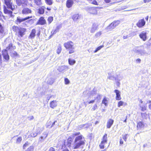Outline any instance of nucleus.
I'll return each instance as SVG.
<instances>
[{"instance_id": "0e129e2a", "label": "nucleus", "mask_w": 151, "mask_h": 151, "mask_svg": "<svg viewBox=\"0 0 151 151\" xmlns=\"http://www.w3.org/2000/svg\"><path fill=\"white\" fill-rule=\"evenodd\" d=\"M123 141L122 140V139H120V145H122L123 144Z\"/></svg>"}, {"instance_id": "c03bdc74", "label": "nucleus", "mask_w": 151, "mask_h": 151, "mask_svg": "<svg viewBox=\"0 0 151 151\" xmlns=\"http://www.w3.org/2000/svg\"><path fill=\"white\" fill-rule=\"evenodd\" d=\"M129 135L127 134H126L125 135H122V138L126 142L127 140V136H128Z\"/></svg>"}, {"instance_id": "7c9ffc66", "label": "nucleus", "mask_w": 151, "mask_h": 151, "mask_svg": "<svg viewBox=\"0 0 151 151\" xmlns=\"http://www.w3.org/2000/svg\"><path fill=\"white\" fill-rule=\"evenodd\" d=\"M47 134H45V136H41L39 139V141L42 142H43L47 137Z\"/></svg>"}, {"instance_id": "09e8293b", "label": "nucleus", "mask_w": 151, "mask_h": 151, "mask_svg": "<svg viewBox=\"0 0 151 151\" xmlns=\"http://www.w3.org/2000/svg\"><path fill=\"white\" fill-rule=\"evenodd\" d=\"M37 135V133H36V132H32L31 133L30 136L32 137H35Z\"/></svg>"}, {"instance_id": "20e7f679", "label": "nucleus", "mask_w": 151, "mask_h": 151, "mask_svg": "<svg viewBox=\"0 0 151 151\" xmlns=\"http://www.w3.org/2000/svg\"><path fill=\"white\" fill-rule=\"evenodd\" d=\"M133 50L135 53L140 54L141 55L147 54V53L144 49V47L142 46L136 47Z\"/></svg>"}, {"instance_id": "680f3d73", "label": "nucleus", "mask_w": 151, "mask_h": 151, "mask_svg": "<svg viewBox=\"0 0 151 151\" xmlns=\"http://www.w3.org/2000/svg\"><path fill=\"white\" fill-rule=\"evenodd\" d=\"M57 31L56 30H55L54 31H52V35H54L57 32Z\"/></svg>"}, {"instance_id": "e433bc0d", "label": "nucleus", "mask_w": 151, "mask_h": 151, "mask_svg": "<svg viewBox=\"0 0 151 151\" xmlns=\"http://www.w3.org/2000/svg\"><path fill=\"white\" fill-rule=\"evenodd\" d=\"M22 137H19L17 138L16 143L17 144H20L22 141Z\"/></svg>"}, {"instance_id": "dca6fc26", "label": "nucleus", "mask_w": 151, "mask_h": 151, "mask_svg": "<svg viewBox=\"0 0 151 151\" xmlns=\"http://www.w3.org/2000/svg\"><path fill=\"white\" fill-rule=\"evenodd\" d=\"M114 122V121L113 119H109L107 123V128H110L111 126L113 124Z\"/></svg>"}, {"instance_id": "393cba45", "label": "nucleus", "mask_w": 151, "mask_h": 151, "mask_svg": "<svg viewBox=\"0 0 151 151\" xmlns=\"http://www.w3.org/2000/svg\"><path fill=\"white\" fill-rule=\"evenodd\" d=\"M79 18V16L78 14H75L74 15L72 19L73 20L76 22L78 21V20Z\"/></svg>"}, {"instance_id": "cd10ccee", "label": "nucleus", "mask_w": 151, "mask_h": 151, "mask_svg": "<svg viewBox=\"0 0 151 151\" xmlns=\"http://www.w3.org/2000/svg\"><path fill=\"white\" fill-rule=\"evenodd\" d=\"M69 64L71 65H74L76 61L75 60L73 59H69L68 60Z\"/></svg>"}, {"instance_id": "c756f323", "label": "nucleus", "mask_w": 151, "mask_h": 151, "mask_svg": "<svg viewBox=\"0 0 151 151\" xmlns=\"http://www.w3.org/2000/svg\"><path fill=\"white\" fill-rule=\"evenodd\" d=\"M144 126V124L142 122H140L137 124V127L139 128H141Z\"/></svg>"}, {"instance_id": "6e6552de", "label": "nucleus", "mask_w": 151, "mask_h": 151, "mask_svg": "<svg viewBox=\"0 0 151 151\" xmlns=\"http://www.w3.org/2000/svg\"><path fill=\"white\" fill-rule=\"evenodd\" d=\"M32 18V17H27L25 18H21L20 17H17V19L16 20L15 22L17 24H20V23H21L22 22L24 21H25L28 19L30 18Z\"/></svg>"}, {"instance_id": "338daca9", "label": "nucleus", "mask_w": 151, "mask_h": 151, "mask_svg": "<svg viewBox=\"0 0 151 151\" xmlns=\"http://www.w3.org/2000/svg\"><path fill=\"white\" fill-rule=\"evenodd\" d=\"M128 37V35L124 36H123V39H126Z\"/></svg>"}, {"instance_id": "c85d7f7f", "label": "nucleus", "mask_w": 151, "mask_h": 151, "mask_svg": "<svg viewBox=\"0 0 151 151\" xmlns=\"http://www.w3.org/2000/svg\"><path fill=\"white\" fill-rule=\"evenodd\" d=\"M43 130V128H40L39 127H38L36 129V133L38 134H40Z\"/></svg>"}, {"instance_id": "603ef678", "label": "nucleus", "mask_w": 151, "mask_h": 151, "mask_svg": "<svg viewBox=\"0 0 151 151\" xmlns=\"http://www.w3.org/2000/svg\"><path fill=\"white\" fill-rule=\"evenodd\" d=\"M53 21V17H49L48 19V21L49 24H50Z\"/></svg>"}, {"instance_id": "5fc2aeb1", "label": "nucleus", "mask_w": 151, "mask_h": 151, "mask_svg": "<svg viewBox=\"0 0 151 151\" xmlns=\"http://www.w3.org/2000/svg\"><path fill=\"white\" fill-rule=\"evenodd\" d=\"M97 105L96 104H95L94 106H93V107L92 108V109H91V110H93V111H94L96 109H97Z\"/></svg>"}, {"instance_id": "49530a36", "label": "nucleus", "mask_w": 151, "mask_h": 151, "mask_svg": "<svg viewBox=\"0 0 151 151\" xmlns=\"http://www.w3.org/2000/svg\"><path fill=\"white\" fill-rule=\"evenodd\" d=\"M22 0H16V3L18 5L20 6L22 4Z\"/></svg>"}, {"instance_id": "4be33fe9", "label": "nucleus", "mask_w": 151, "mask_h": 151, "mask_svg": "<svg viewBox=\"0 0 151 151\" xmlns=\"http://www.w3.org/2000/svg\"><path fill=\"white\" fill-rule=\"evenodd\" d=\"M123 78V77L120 74H119L115 76V80L119 81L122 80Z\"/></svg>"}, {"instance_id": "58836bf2", "label": "nucleus", "mask_w": 151, "mask_h": 151, "mask_svg": "<svg viewBox=\"0 0 151 151\" xmlns=\"http://www.w3.org/2000/svg\"><path fill=\"white\" fill-rule=\"evenodd\" d=\"M89 2L93 4L98 5L97 2L95 0H87Z\"/></svg>"}, {"instance_id": "13d9d810", "label": "nucleus", "mask_w": 151, "mask_h": 151, "mask_svg": "<svg viewBox=\"0 0 151 151\" xmlns=\"http://www.w3.org/2000/svg\"><path fill=\"white\" fill-rule=\"evenodd\" d=\"M1 33H3L4 32V28L1 25Z\"/></svg>"}, {"instance_id": "9d476101", "label": "nucleus", "mask_w": 151, "mask_h": 151, "mask_svg": "<svg viewBox=\"0 0 151 151\" xmlns=\"http://www.w3.org/2000/svg\"><path fill=\"white\" fill-rule=\"evenodd\" d=\"M26 29L24 28H20L18 33V36L19 37H22L23 35H25V32L26 31Z\"/></svg>"}, {"instance_id": "2f4dec72", "label": "nucleus", "mask_w": 151, "mask_h": 151, "mask_svg": "<svg viewBox=\"0 0 151 151\" xmlns=\"http://www.w3.org/2000/svg\"><path fill=\"white\" fill-rule=\"evenodd\" d=\"M62 50L61 46L60 45H59L58 47V48L56 50L57 53L58 54H59Z\"/></svg>"}, {"instance_id": "0eeeda50", "label": "nucleus", "mask_w": 151, "mask_h": 151, "mask_svg": "<svg viewBox=\"0 0 151 151\" xmlns=\"http://www.w3.org/2000/svg\"><path fill=\"white\" fill-rule=\"evenodd\" d=\"M120 22L119 20L115 21L111 23L109 26V29H113L119 24Z\"/></svg>"}, {"instance_id": "f03ea898", "label": "nucleus", "mask_w": 151, "mask_h": 151, "mask_svg": "<svg viewBox=\"0 0 151 151\" xmlns=\"http://www.w3.org/2000/svg\"><path fill=\"white\" fill-rule=\"evenodd\" d=\"M63 45L67 50L69 51V54H72L75 52V47L74 43L71 41H70L64 43Z\"/></svg>"}, {"instance_id": "3c124183", "label": "nucleus", "mask_w": 151, "mask_h": 151, "mask_svg": "<svg viewBox=\"0 0 151 151\" xmlns=\"http://www.w3.org/2000/svg\"><path fill=\"white\" fill-rule=\"evenodd\" d=\"M103 47V46H101L98 47L94 51V52L95 53L97 52L98 51L100 50Z\"/></svg>"}, {"instance_id": "473e14b6", "label": "nucleus", "mask_w": 151, "mask_h": 151, "mask_svg": "<svg viewBox=\"0 0 151 151\" xmlns=\"http://www.w3.org/2000/svg\"><path fill=\"white\" fill-rule=\"evenodd\" d=\"M34 3L38 6L42 4L41 0H34Z\"/></svg>"}, {"instance_id": "8fccbe9b", "label": "nucleus", "mask_w": 151, "mask_h": 151, "mask_svg": "<svg viewBox=\"0 0 151 151\" xmlns=\"http://www.w3.org/2000/svg\"><path fill=\"white\" fill-rule=\"evenodd\" d=\"M101 34L102 33L101 31L95 34V36L96 37H99L101 36Z\"/></svg>"}, {"instance_id": "39448f33", "label": "nucleus", "mask_w": 151, "mask_h": 151, "mask_svg": "<svg viewBox=\"0 0 151 151\" xmlns=\"http://www.w3.org/2000/svg\"><path fill=\"white\" fill-rule=\"evenodd\" d=\"M107 134H105L103 137L102 140L99 145L101 149H103L104 148V145L107 143Z\"/></svg>"}, {"instance_id": "de8ad7c7", "label": "nucleus", "mask_w": 151, "mask_h": 151, "mask_svg": "<svg viewBox=\"0 0 151 151\" xmlns=\"http://www.w3.org/2000/svg\"><path fill=\"white\" fill-rule=\"evenodd\" d=\"M54 82V80L53 78H50V80L48 81L47 82L48 84L51 85Z\"/></svg>"}, {"instance_id": "c9c22d12", "label": "nucleus", "mask_w": 151, "mask_h": 151, "mask_svg": "<svg viewBox=\"0 0 151 151\" xmlns=\"http://www.w3.org/2000/svg\"><path fill=\"white\" fill-rule=\"evenodd\" d=\"M39 13L40 14H42L44 12V9L42 7H40L39 9Z\"/></svg>"}, {"instance_id": "e2e57ef3", "label": "nucleus", "mask_w": 151, "mask_h": 151, "mask_svg": "<svg viewBox=\"0 0 151 151\" xmlns=\"http://www.w3.org/2000/svg\"><path fill=\"white\" fill-rule=\"evenodd\" d=\"M28 145V142H26L23 145V147L24 148L27 147V146Z\"/></svg>"}, {"instance_id": "4d7b16f0", "label": "nucleus", "mask_w": 151, "mask_h": 151, "mask_svg": "<svg viewBox=\"0 0 151 151\" xmlns=\"http://www.w3.org/2000/svg\"><path fill=\"white\" fill-rule=\"evenodd\" d=\"M48 151H55V149L52 147H51L49 149Z\"/></svg>"}, {"instance_id": "b1692460", "label": "nucleus", "mask_w": 151, "mask_h": 151, "mask_svg": "<svg viewBox=\"0 0 151 151\" xmlns=\"http://www.w3.org/2000/svg\"><path fill=\"white\" fill-rule=\"evenodd\" d=\"M4 11L5 14H12V11L6 9L5 6H4Z\"/></svg>"}, {"instance_id": "2eb2a0df", "label": "nucleus", "mask_w": 151, "mask_h": 151, "mask_svg": "<svg viewBox=\"0 0 151 151\" xmlns=\"http://www.w3.org/2000/svg\"><path fill=\"white\" fill-rule=\"evenodd\" d=\"M88 12L89 13L93 14H96L97 12L96 9L94 8H89L88 9Z\"/></svg>"}, {"instance_id": "052dcab7", "label": "nucleus", "mask_w": 151, "mask_h": 151, "mask_svg": "<svg viewBox=\"0 0 151 151\" xmlns=\"http://www.w3.org/2000/svg\"><path fill=\"white\" fill-rule=\"evenodd\" d=\"M151 1V0H144V2L145 3H148Z\"/></svg>"}, {"instance_id": "69168bd1", "label": "nucleus", "mask_w": 151, "mask_h": 151, "mask_svg": "<svg viewBox=\"0 0 151 151\" xmlns=\"http://www.w3.org/2000/svg\"><path fill=\"white\" fill-rule=\"evenodd\" d=\"M106 3H109L110 2L111 0H104Z\"/></svg>"}, {"instance_id": "bf43d9fd", "label": "nucleus", "mask_w": 151, "mask_h": 151, "mask_svg": "<svg viewBox=\"0 0 151 151\" xmlns=\"http://www.w3.org/2000/svg\"><path fill=\"white\" fill-rule=\"evenodd\" d=\"M96 100V99H94L93 100H91L88 102V104H90L91 103H93Z\"/></svg>"}, {"instance_id": "bb28decb", "label": "nucleus", "mask_w": 151, "mask_h": 151, "mask_svg": "<svg viewBox=\"0 0 151 151\" xmlns=\"http://www.w3.org/2000/svg\"><path fill=\"white\" fill-rule=\"evenodd\" d=\"M126 106L127 105V104L126 103H125L123 101H119L118 103V106L119 107H120L121 106H122L123 105Z\"/></svg>"}, {"instance_id": "864d4df0", "label": "nucleus", "mask_w": 151, "mask_h": 151, "mask_svg": "<svg viewBox=\"0 0 151 151\" xmlns=\"http://www.w3.org/2000/svg\"><path fill=\"white\" fill-rule=\"evenodd\" d=\"M33 146H30L26 150V151H33Z\"/></svg>"}, {"instance_id": "ddd939ff", "label": "nucleus", "mask_w": 151, "mask_h": 151, "mask_svg": "<svg viewBox=\"0 0 151 151\" xmlns=\"http://www.w3.org/2000/svg\"><path fill=\"white\" fill-rule=\"evenodd\" d=\"M146 32L145 31H143L139 35L140 37L143 41H145L147 40Z\"/></svg>"}, {"instance_id": "a211bd4d", "label": "nucleus", "mask_w": 151, "mask_h": 151, "mask_svg": "<svg viewBox=\"0 0 151 151\" xmlns=\"http://www.w3.org/2000/svg\"><path fill=\"white\" fill-rule=\"evenodd\" d=\"M57 102L56 101L53 100L52 101L50 104V107L52 109H54L57 106Z\"/></svg>"}, {"instance_id": "f704fd0d", "label": "nucleus", "mask_w": 151, "mask_h": 151, "mask_svg": "<svg viewBox=\"0 0 151 151\" xmlns=\"http://www.w3.org/2000/svg\"><path fill=\"white\" fill-rule=\"evenodd\" d=\"M52 0H45L46 4L49 5H52L53 4Z\"/></svg>"}, {"instance_id": "f257e3e1", "label": "nucleus", "mask_w": 151, "mask_h": 151, "mask_svg": "<svg viewBox=\"0 0 151 151\" xmlns=\"http://www.w3.org/2000/svg\"><path fill=\"white\" fill-rule=\"evenodd\" d=\"M82 136H78L75 139L73 146L72 147L73 149H76L78 148L81 146L85 144L84 141L82 140Z\"/></svg>"}, {"instance_id": "72a5a7b5", "label": "nucleus", "mask_w": 151, "mask_h": 151, "mask_svg": "<svg viewBox=\"0 0 151 151\" xmlns=\"http://www.w3.org/2000/svg\"><path fill=\"white\" fill-rule=\"evenodd\" d=\"M19 28L15 26H13L12 27V29L13 31L16 32H18Z\"/></svg>"}, {"instance_id": "aec40b11", "label": "nucleus", "mask_w": 151, "mask_h": 151, "mask_svg": "<svg viewBox=\"0 0 151 151\" xmlns=\"http://www.w3.org/2000/svg\"><path fill=\"white\" fill-rule=\"evenodd\" d=\"M98 27L96 24H93L91 27L90 30L91 32L92 33H94L95 31L97 29Z\"/></svg>"}, {"instance_id": "4468645a", "label": "nucleus", "mask_w": 151, "mask_h": 151, "mask_svg": "<svg viewBox=\"0 0 151 151\" xmlns=\"http://www.w3.org/2000/svg\"><path fill=\"white\" fill-rule=\"evenodd\" d=\"M114 92L116 93V100H119L121 99V97L120 96V92L118 90H115Z\"/></svg>"}, {"instance_id": "ea45409f", "label": "nucleus", "mask_w": 151, "mask_h": 151, "mask_svg": "<svg viewBox=\"0 0 151 151\" xmlns=\"http://www.w3.org/2000/svg\"><path fill=\"white\" fill-rule=\"evenodd\" d=\"M68 142H67V146H68V147H71V142H72V141L71 140V139L70 138L68 139Z\"/></svg>"}, {"instance_id": "a19ab883", "label": "nucleus", "mask_w": 151, "mask_h": 151, "mask_svg": "<svg viewBox=\"0 0 151 151\" xmlns=\"http://www.w3.org/2000/svg\"><path fill=\"white\" fill-rule=\"evenodd\" d=\"M139 106L142 111H144L146 110V107L145 106H142L141 104H139Z\"/></svg>"}, {"instance_id": "79ce46f5", "label": "nucleus", "mask_w": 151, "mask_h": 151, "mask_svg": "<svg viewBox=\"0 0 151 151\" xmlns=\"http://www.w3.org/2000/svg\"><path fill=\"white\" fill-rule=\"evenodd\" d=\"M65 84V85H68L70 83V81L67 78H65L64 79Z\"/></svg>"}, {"instance_id": "a18cd8bd", "label": "nucleus", "mask_w": 151, "mask_h": 151, "mask_svg": "<svg viewBox=\"0 0 151 151\" xmlns=\"http://www.w3.org/2000/svg\"><path fill=\"white\" fill-rule=\"evenodd\" d=\"M22 4L26 6H27L28 0H22Z\"/></svg>"}, {"instance_id": "5701e85b", "label": "nucleus", "mask_w": 151, "mask_h": 151, "mask_svg": "<svg viewBox=\"0 0 151 151\" xmlns=\"http://www.w3.org/2000/svg\"><path fill=\"white\" fill-rule=\"evenodd\" d=\"M73 4V1L72 0H67L66 2V6L68 8L70 7Z\"/></svg>"}, {"instance_id": "774afa93", "label": "nucleus", "mask_w": 151, "mask_h": 151, "mask_svg": "<svg viewBox=\"0 0 151 151\" xmlns=\"http://www.w3.org/2000/svg\"><path fill=\"white\" fill-rule=\"evenodd\" d=\"M136 61L137 62L140 63V61H141V60L140 59H139V58L137 59L136 60Z\"/></svg>"}, {"instance_id": "37998d69", "label": "nucleus", "mask_w": 151, "mask_h": 151, "mask_svg": "<svg viewBox=\"0 0 151 151\" xmlns=\"http://www.w3.org/2000/svg\"><path fill=\"white\" fill-rule=\"evenodd\" d=\"M94 99H96V100L97 99L98 101L99 100L101 99V96L99 94H97L96 95H95Z\"/></svg>"}, {"instance_id": "a878e982", "label": "nucleus", "mask_w": 151, "mask_h": 151, "mask_svg": "<svg viewBox=\"0 0 151 151\" xmlns=\"http://www.w3.org/2000/svg\"><path fill=\"white\" fill-rule=\"evenodd\" d=\"M108 76L107 78L111 80H115V77L114 75H112L111 73H108Z\"/></svg>"}, {"instance_id": "f3484780", "label": "nucleus", "mask_w": 151, "mask_h": 151, "mask_svg": "<svg viewBox=\"0 0 151 151\" xmlns=\"http://www.w3.org/2000/svg\"><path fill=\"white\" fill-rule=\"evenodd\" d=\"M36 32V31L35 29H32V30L30 34L29 37V38L31 39H32L34 38L35 36Z\"/></svg>"}, {"instance_id": "7ed1b4c3", "label": "nucleus", "mask_w": 151, "mask_h": 151, "mask_svg": "<svg viewBox=\"0 0 151 151\" xmlns=\"http://www.w3.org/2000/svg\"><path fill=\"white\" fill-rule=\"evenodd\" d=\"M16 48L15 46H13L12 43L9 44V46L6 48V50H4L2 51L3 56L4 58L6 60H8L9 59V56L8 54L7 50L12 51Z\"/></svg>"}, {"instance_id": "f8f14e48", "label": "nucleus", "mask_w": 151, "mask_h": 151, "mask_svg": "<svg viewBox=\"0 0 151 151\" xmlns=\"http://www.w3.org/2000/svg\"><path fill=\"white\" fill-rule=\"evenodd\" d=\"M145 24V22L144 19L139 20L137 23V26L139 28H142L144 26Z\"/></svg>"}, {"instance_id": "1a4fd4ad", "label": "nucleus", "mask_w": 151, "mask_h": 151, "mask_svg": "<svg viewBox=\"0 0 151 151\" xmlns=\"http://www.w3.org/2000/svg\"><path fill=\"white\" fill-rule=\"evenodd\" d=\"M69 69L68 66L65 65L61 66L59 67L58 70L60 72L63 73L67 71Z\"/></svg>"}, {"instance_id": "423d86ee", "label": "nucleus", "mask_w": 151, "mask_h": 151, "mask_svg": "<svg viewBox=\"0 0 151 151\" xmlns=\"http://www.w3.org/2000/svg\"><path fill=\"white\" fill-rule=\"evenodd\" d=\"M11 0H4L5 4L6 5L8 8L10 9L13 10L15 9V6L12 5V3L11 2Z\"/></svg>"}, {"instance_id": "6ab92c4d", "label": "nucleus", "mask_w": 151, "mask_h": 151, "mask_svg": "<svg viewBox=\"0 0 151 151\" xmlns=\"http://www.w3.org/2000/svg\"><path fill=\"white\" fill-rule=\"evenodd\" d=\"M46 23V20L43 17H41L38 21V24L40 25H43Z\"/></svg>"}, {"instance_id": "9b49d317", "label": "nucleus", "mask_w": 151, "mask_h": 151, "mask_svg": "<svg viewBox=\"0 0 151 151\" xmlns=\"http://www.w3.org/2000/svg\"><path fill=\"white\" fill-rule=\"evenodd\" d=\"M32 12L31 10L27 7L24 8L22 11V13L24 15H27L31 14Z\"/></svg>"}, {"instance_id": "4c0bfd02", "label": "nucleus", "mask_w": 151, "mask_h": 151, "mask_svg": "<svg viewBox=\"0 0 151 151\" xmlns=\"http://www.w3.org/2000/svg\"><path fill=\"white\" fill-rule=\"evenodd\" d=\"M18 55L17 53L15 51H12L11 52V56L13 57H15Z\"/></svg>"}, {"instance_id": "412c9836", "label": "nucleus", "mask_w": 151, "mask_h": 151, "mask_svg": "<svg viewBox=\"0 0 151 151\" xmlns=\"http://www.w3.org/2000/svg\"><path fill=\"white\" fill-rule=\"evenodd\" d=\"M109 100V99L105 96L102 101V103L104 104L105 106H107Z\"/></svg>"}, {"instance_id": "6e6d98bb", "label": "nucleus", "mask_w": 151, "mask_h": 151, "mask_svg": "<svg viewBox=\"0 0 151 151\" xmlns=\"http://www.w3.org/2000/svg\"><path fill=\"white\" fill-rule=\"evenodd\" d=\"M80 134V132H76L75 133H73V137H74L75 136L78 135Z\"/></svg>"}]
</instances>
